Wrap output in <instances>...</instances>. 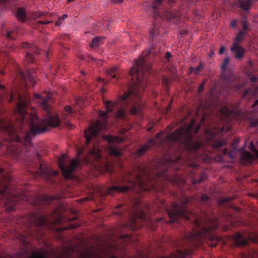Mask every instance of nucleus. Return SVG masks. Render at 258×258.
Here are the masks:
<instances>
[{"label": "nucleus", "instance_id": "f257e3e1", "mask_svg": "<svg viewBox=\"0 0 258 258\" xmlns=\"http://www.w3.org/2000/svg\"><path fill=\"white\" fill-rule=\"evenodd\" d=\"M149 53H150L149 51L143 52L142 55L140 56L138 59L135 60V64L130 72V75L136 78L137 83H135L124 95L120 96L118 101H107L105 103L106 111H100L99 114V116L103 118V122L101 123L100 121L97 120L93 126H90L88 129L85 131V137L86 140V144H89L91 141L93 142V148L89 151L90 156L93 157L95 159H99L101 157V149L96 136L100 131L106 128L105 121L108 118L107 113L111 112L116 104H120V105L122 108L116 113L115 117L118 118H124L126 114L124 108L127 105L129 101L132 105L130 110V113L132 114H136L141 109L140 99L141 93L146 86V83L140 78L139 73L144 72L151 67L150 64H145V57Z\"/></svg>", "mask_w": 258, "mask_h": 258}, {"label": "nucleus", "instance_id": "f03ea898", "mask_svg": "<svg viewBox=\"0 0 258 258\" xmlns=\"http://www.w3.org/2000/svg\"><path fill=\"white\" fill-rule=\"evenodd\" d=\"M18 98L19 102L16 110L17 119L20 120L23 126L25 123L29 125L30 132L25 134L22 138L24 145L26 147H30L31 139L30 134L35 136L43 133L46 131L47 125L55 127L58 125L59 120L56 114L49 110V102L50 100L49 96L42 97L38 94L34 95V98L37 100V102L40 104L47 111L46 118L42 120H40L36 114L27 113L26 108L29 103V100L27 96L23 97L19 95Z\"/></svg>", "mask_w": 258, "mask_h": 258}, {"label": "nucleus", "instance_id": "7ed1b4c3", "mask_svg": "<svg viewBox=\"0 0 258 258\" xmlns=\"http://www.w3.org/2000/svg\"><path fill=\"white\" fill-rule=\"evenodd\" d=\"M172 164V160L169 159L166 160H160L157 163L156 171H152L150 167H145L144 166H141L139 167L138 174L136 175V181H130V185H116L110 187L108 188V193L112 194L113 191L116 192H126L131 189H135V186H138L143 190H148L150 189V187L155 189V185L154 182L152 181V176L155 174L157 176H163L162 173H159V171L161 167L164 165H170Z\"/></svg>", "mask_w": 258, "mask_h": 258}, {"label": "nucleus", "instance_id": "20e7f679", "mask_svg": "<svg viewBox=\"0 0 258 258\" xmlns=\"http://www.w3.org/2000/svg\"><path fill=\"white\" fill-rule=\"evenodd\" d=\"M219 225L217 219L205 217L196 218L195 219L196 229L192 233L185 235V238L189 241L193 245L197 246L196 242H200L204 237H208L209 231L211 229H216Z\"/></svg>", "mask_w": 258, "mask_h": 258}, {"label": "nucleus", "instance_id": "39448f33", "mask_svg": "<svg viewBox=\"0 0 258 258\" xmlns=\"http://www.w3.org/2000/svg\"><path fill=\"white\" fill-rule=\"evenodd\" d=\"M116 244L112 239L103 240L98 244L89 248L81 255V258H115L113 249Z\"/></svg>", "mask_w": 258, "mask_h": 258}, {"label": "nucleus", "instance_id": "423d86ee", "mask_svg": "<svg viewBox=\"0 0 258 258\" xmlns=\"http://www.w3.org/2000/svg\"><path fill=\"white\" fill-rule=\"evenodd\" d=\"M194 125L195 121L192 120L187 127L179 128L173 134L167 136L166 140L168 142L179 141L186 149L191 146L194 150L199 149L201 146V144L199 142L191 143L190 140L192 136L191 129Z\"/></svg>", "mask_w": 258, "mask_h": 258}, {"label": "nucleus", "instance_id": "0eeeda50", "mask_svg": "<svg viewBox=\"0 0 258 258\" xmlns=\"http://www.w3.org/2000/svg\"><path fill=\"white\" fill-rule=\"evenodd\" d=\"M11 177L9 175L3 177L1 179L0 186L2 189H0V194L2 195L5 200V204L7 205H14L19 200H28L27 197L25 195H20L18 197H15L13 194L10 192L7 182L10 179Z\"/></svg>", "mask_w": 258, "mask_h": 258}, {"label": "nucleus", "instance_id": "6e6552de", "mask_svg": "<svg viewBox=\"0 0 258 258\" xmlns=\"http://www.w3.org/2000/svg\"><path fill=\"white\" fill-rule=\"evenodd\" d=\"M188 202H189V200H186L184 203L173 204L171 209L168 211V215L171 219V223H178V219L182 218L186 219H189V216L191 213L187 210L185 207L186 203Z\"/></svg>", "mask_w": 258, "mask_h": 258}, {"label": "nucleus", "instance_id": "1a4fd4ad", "mask_svg": "<svg viewBox=\"0 0 258 258\" xmlns=\"http://www.w3.org/2000/svg\"><path fill=\"white\" fill-rule=\"evenodd\" d=\"M67 161V155L64 154L58 158V164L65 178H71L72 172L77 166L79 161L78 159H73L68 168H66L65 166Z\"/></svg>", "mask_w": 258, "mask_h": 258}, {"label": "nucleus", "instance_id": "9d476101", "mask_svg": "<svg viewBox=\"0 0 258 258\" xmlns=\"http://www.w3.org/2000/svg\"><path fill=\"white\" fill-rule=\"evenodd\" d=\"M230 62V58L227 57L224 59L223 63L221 66V73L220 79L226 86L228 83L231 80V76L232 75V71L230 69H226Z\"/></svg>", "mask_w": 258, "mask_h": 258}, {"label": "nucleus", "instance_id": "9b49d317", "mask_svg": "<svg viewBox=\"0 0 258 258\" xmlns=\"http://www.w3.org/2000/svg\"><path fill=\"white\" fill-rule=\"evenodd\" d=\"M230 50L234 53L235 58L239 60L243 58L245 52L244 48L237 42L233 43L232 47L230 48Z\"/></svg>", "mask_w": 258, "mask_h": 258}, {"label": "nucleus", "instance_id": "f8f14e48", "mask_svg": "<svg viewBox=\"0 0 258 258\" xmlns=\"http://www.w3.org/2000/svg\"><path fill=\"white\" fill-rule=\"evenodd\" d=\"M161 133H158L157 134L155 138L150 140L146 145L141 147L137 151V155L138 156L142 155L146 151H147L152 145L156 144L158 142V141H157V139L161 137Z\"/></svg>", "mask_w": 258, "mask_h": 258}, {"label": "nucleus", "instance_id": "ddd939ff", "mask_svg": "<svg viewBox=\"0 0 258 258\" xmlns=\"http://www.w3.org/2000/svg\"><path fill=\"white\" fill-rule=\"evenodd\" d=\"M22 47L30 48L29 51L27 52L26 55V59L28 62H33L34 57L32 54V53L35 52L36 54H38V48L36 46H33L32 45L28 43H24Z\"/></svg>", "mask_w": 258, "mask_h": 258}, {"label": "nucleus", "instance_id": "4468645a", "mask_svg": "<svg viewBox=\"0 0 258 258\" xmlns=\"http://www.w3.org/2000/svg\"><path fill=\"white\" fill-rule=\"evenodd\" d=\"M254 160L255 157L247 151H243L241 154V161L244 164H251Z\"/></svg>", "mask_w": 258, "mask_h": 258}, {"label": "nucleus", "instance_id": "2eb2a0df", "mask_svg": "<svg viewBox=\"0 0 258 258\" xmlns=\"http://www.w3.org/2000/svg\"><path fill=\"white\" fill-rule=\"evenodd\" d=\"M233 240L237 245L243 246L247 244L248 239L246 236L240 233H237L233 237Z\"/></svg>", "mask_w": 258, "mask_h": 258}, {"label": "nucleus", "instance_id": "dca6fc26", "mask_svg": "<svg viewBox=\"0 0 258 258\" xmlns=\"http://www.w3.org/2000/svg\"><path fill=\"white\" fill-rule=\"evenodd\" d=\"M38 175L40 176H49L52 175H56L57 174V171H52L50 168L49 167H45V168L43 167V165H41L39 167V170L38 171Z\"/></svg>", "mask_w": 258, "mask_h": 258}, {"label": "nucleus", "instance_id": "f3484780", "mask_svg": "<svg viewBox=\"0 0 258 258\" xmlns=\"http://www.w3.org/2000/svg\"><path fill=\"white\" fill-rule=\"evenodd\" d=\"M159 16L167 20H169L171 18H174L178 16L177 13L171 12L168 11L160 12L158 14Z\"/></svg>", "mask_w": 258, "mask_h": 258}, {"label": "nucleus", "instance_id": "a211bd4d", "mask_svg": "<svg viewBox=\"0 0 258 258\" xmlns=\"http://www.w3.org/2000/svg\"><path fill=\"white\" fill-rule=\"evenodd\" d=\"M106 74L112 78L118 79L120 74V70L117 67H113L108 70L106 71Z\"/></svg>", "mask_w": 258, "mask_h": 258}, {"label": "nucleus", "instance_id": "6ab92c4d", "mask_svg": "<svg viewBox=\"0 0 258 258\" xmlns=\"http://www.w3.org/2000/svg\"><path fill=\"white\" fill-rule=\"evenodd\" d=\"M20 77L23 79L25 81H29L32 84L35 83V81L32 76L31 73L29 71H27L26 73L22 72H20L19 74Z\"/></svg>", "mask_w": 258, "mask_h": 258}, {"label": "nucleus", "instance_id": "aec40b11", "mask_svg": "<svg viewBox=\"0 0 258 258\" xmlns=\"http://www.w3.org/2000/svg\"><path fill=\"white\" fill-rule=\"evenodd\" d=\"M190 252L187 251L181 252L178 250L175 253L170 254V258H189Z\"/></svg>", "mask_w": 258, "mask_h": 258}, {"label": "nucleus", "instance_id": "412c9836", "mask_svg": "<svg viewBox=\"0 0 258 258\" xmlns=\"http://www.w3.org/2000/svg\"><path fill=\"white\" fill-rule=\"evenodd\" d=\"M254 0H240L239 2V7L244 10L248 11L250 9V4Z\"/></svg>", "mask_w": 258, "mask_h": 258}, {"label": "nucleus", "instance_id": "4be33fe9", "mask_svg": "<svg viewBox=\"0 0 258 258\" xmlns=\"http://www.w3.org/2000/svg\"><path fill=\"white\" fill-rule=\"evenodd\" d=\"M9 134L10 136L12 137V140L16 142H21L22 139L21 137L18 136L17 134L16 133V131L13 127H10V128L8 131Z\"/></svg>", "mask_w": 258, "mask_h": 258}, {"label": "nucleus", "instance_id": "5701e85b", "mask_svg": "<svg viewBox=\"0 0 258 258\" xmlns=\"http://www.w3.org/2000/svg\"><path fill=\"white\" fill-rule=\"evenodd\" d=\"M17 18L19 21L24 22L26 18L25 9L20 8L18 9L17 13Z\"/></svg>", "mask_w": 258, "mask_h": 258}, {"label": "nucleus", "instance_id": "b1692460", "mask_svg": "<svg viewBox=\"0 0 258 258\" xmlns=\"http://www.w3.org/2000/svg\"><path fill=\"white\" fill-rule=\"evenodd\" d=\"M105 140L108 143H119L123 141V138H117L111 136L104 137Z\"/></svg>", "mask_w": 258, "mask_h": 258}, {"label": "nucleus", "instance_id": "393cba45", "mask_svg": "<svg viewBox=\"0 0 258 258\" xmlns=\"http://www.w3.org/2000/svg\"><path fill=\"white\" fill-rule=\"evenodd\" d=\"M108 151L111 155L119 156L122 154V151L114 147L110 146L108 148Z\"/></svg>", "mask_w": 258, "mask_h": 258}, {"label": "nucleus", "instance_id": "a878e982", "mask_svg": "<svg viewBox=\"0 0 258 258\" xmlns=\"http://www.w3.org/2000/svg\"><path fill=\"white\" fill-rule=\"evenodd\" d=\"M104 39L102 37H96L93 40L91 43L90 44V46L91 47H96L99 46L101 44V41Z\"/></svg>", "mask_w": 258, "mask_h": 258}, {"label": "nucleus", "instance_id": "bb28decb", "mask_svg": "<svg viewBox=\"0 0 258 258\" xmlns=\"http://www.w3.org/2000/svg\"><path fill=\"white\" fill-rule=\"evenodd\" d=\"M47 223V219L45 217H39L36 221V224L40 227L44 226Z\"/></svg>", "mask_w": 258, "mask_h": 258}, {"label": "nucleus", "instance_id": "cd10ccee", "mask_svg": "<svg viewBox=\"0 0 258 258\" xmlns=\"http://www.w3.org/2000/svg\"><path fill=\"white\" fill-rule=\"evenodd\" d=\"M256 93L254 90H248L246 91L243 95V98L246 99H250Z\"/></svg>", "mask_w": 258, "mask_h": 258}, {"label": "nucleus", "instance_id": "c85d7f7f", "mask_svg": "<svg viewBox=\"0 0 258 258\" xmlns=\"http://www.w3.org/2000/svg\"><path fill=\"white\" fill-rule=\"evenodd\" d=\"M221 115L225 117H229L231 115V111L227 107H223L220 109Z\"/></svg>", "mask_w": 258, "mask_h": 258}, {"label": "nucleus", "instance_id": "c756f323", "mask_svg": "<svg viewBox=\"0 0 258 258\" xmlns=\"http://www.w3.org/2000/svg\"><path fill=\"white\" fill-rule=\"evenodd\" d=\"M248 148L252 151L255 154L256 157L258 158V148H256V146H254L252 142H250Z\"/></svg>", "mask_w": 258, "mask_h": 258}, {"label": "nucleus", "instance_id": "7c9ffc66", "mask_svg": "<svg viewBox=\"0 0 258 258\" xmlns=\"http://www.w3.org/2000/svg\"><path fill=\"white\" fill-rule=\"evenodd\" d=\"M162 2L163 0H154L152 6V8L153 9V10H155L156 9H158L159 6H160L162 4Z\"/></svg>", "mask_w": 258, "mask_h": 258}, {"label": "nucleus", "instance_id": "2f4dec72", "mask_svg": "<svg viewBox=\"0 0 258 258\" xmlns=\"http://www.w3.org/2000/svg\"><path fill=\"white\" fill-rule=\"evenodd\" d=\"M33 258H46L45 252H38L33 254Z\"/></svg>", "mask_w": 258, "mask_h": 258}, {"label": "nucleus", "instance_id": "473e14b6", "mask_svg": "<svg viewBox=\"0 0 258 258\" xmlns=\"http://www.w3.org/2000/svg\"><path fill=\"white\" fill-rule=\"evenodd\" d=\"M244 34V32H243L242 31H240L238 32V35L235 38V42H237V43H238L239 42L241 41L242 39L243 38Z\"/></svg>", "mask_w": 258, "mask_h": 258}, {"label": "nucleus", "instance_id": "72a5a7b5", "mask_svg": "<svg viewBox=\"0 0 258 258\" xmlns=\"http://www.w3.org/2000/svg\"><path fill=\"white\" fill-rule=\"evenodd\" d=\"M96 169L100 170H105L106 172H110V167L109 165L107 164H105L103 167H102L101 165H98L96 167Z\"/></svg>", "mask_w": 258, "mask_h": 258}, {"label": "nucleus", "instance_id": "f704fd0d", "mask_svg": "<svg viewBox=\"0 0 258 258\" xmlns=\"http://www.w3.org/2000/svg\"><path fill=\"white\" fill-rule=\"evenodd\" d=\"M248 239L253 242H258V235H250L248 236Z\"/></svg>", "mask_w": 258, "mask_h": 258}, {"label": "nucleus", "instance_id": "c9c22d12", "mask_svg": "<svg viewBox=\"0 0 258 258\" xmlns=\"http://www.w3.org/2000/svg\"><path fill=\"white\" fill-rule=\"evenodd\" d=\"M119 238L121 239H125L124 242H125L126 244L128 243V240H131V237L129 235H122L119 236Z\"/></svg>", "mask_w": 258, "mask_h": 258}, {"label": "nucleus", "instance_id": "e433bc0d", "mask_svg": "<svg viewBox=\"0 0 258 258\" xmlns=\"http://www.w3.org/2000/svg\"><path fill=\"white\" fill-rule=\"evenodd\" d=\"M137 217L143 219L145 217V213L143 211H141L139 213H138L136 216Z\"/></svg>", "mask_w": 258, "mask_h": 258}, {"label": "nucleus", "instance_id": "4c0bfd02", "mask_svg": "<svg viewBox=\"0 0 258 258\" xmlns=\"http://www.w3.org/2000/svg\"><path fill=\"white\" fill-rule=\"evenodd\" d=\"M224 144H225L224 142L220 141V142H218L216 143H215V144L214 145V146L216 148H219V147L223 146L224 145Z\"/></svg>", "mask_w": 258, "mask_h": 258}, {"label": "nucleus", "instance_id": "58836bf2", "mask_svg": "<svg viewBox=\"0 0 258 258\" xmlns=\"http://www.w3.org/2000/svg\"><path fill=\"white\" fill-rule=\"evenodd\" d=\"M215 102V101L214 100H211V96L210 97V98H209V102H207V104L205 106L206 108H208L212 104H213Z\"/></svg>", "mask_w": 258, "mask_h": 258}, {"label": "nucleus", "instance_id": "ea45409f", "mask_svg": "<svg viewBox=\"0 0 258 258\" xmlns=\"http://www.w3.org/2000/svg\"><path fill=\"white\" fill-rule=\"evenodd\" d=\"M242 29L244 31H245L247 30L248 28V25L245 21H243L242 23Z\"/></svg>", "mask_w": 258, "mask_h": 258}, {"label": "nucleus", "instance_id": "a19ab883", "mask_svg": "<svg viewBox=\"0 0 258 258\" xmlns=\"http://www.w3.org/2000/svg\"><path fill=\"white\" fill-rule=\"evenodd\" d=\"M65 110L68 112L71 113L72 112V108L70 106H66L65 107Z\"/></svg>", "mask_w": 258, "mask_h": 258}, {"label": "nucleus", "instance_id": "79ce46f5", "mask_svg": "<svg viewBox=\"0 0 258 258\" xmlns=\"http://www.w3.org/2000/svg\"><path fill=\"white\" fill-rule=\"evenodd\" d=\"M229 156L231 158H234L236 156L235 151L234 150L229 153Z\"/></svg>", "mask_w": 258, "mask_h": 258}, {"label": "nucleus", "instance_id": "37998d69", "mask_svg": "<svg viewBox=\"0 0 258 258\" xmlns=\"http://www.w3.org/2000/svg\"><path fill=\"white\" fill-rule=\"evenodd\" d=\"M209 199L208 197L206 195H204L201 197V200L202 201H206Z\"/></svg>", "mask_w": 258, "mask_h": 258}, {"label": "nucleus", "instance_id": "c03bdc74", "mask_svg": "<svg viewBox=\"0 0 258 258\" xmlns=\"http://www.w3.org/2000/svg\"><path fill=\"white\" fill-rule=\"evenodd\" d=\"M225 50V47L224 46H221L219 50V53L220 54H223Z\"/></svg>", "mask_w": 258, "mask_h": 258}, {"label": "nucleus", "instance_id": "a18cd8bd", "mask_svg": "<svg viewBox=\"0 0 258 258\" xmlns=\"http://www.w3.org/2000/svg\"><path fill=\"white\" fill-rule=\"evenodd\" d=\"M236 25V20H234L230 23V25L232 27H235Z\"/></svg>", "mask_w": 258, "mask_h": 258}, {"label": "nucleus", "instance_id": "49530a36", "mask_svg": "<svg viewBox=\"0 0 258 258\" xmlns=\"http://www.w3.org/2000/svg\"><path fill=\"white\" fill-rule=\"evenodd\" d=\"M83 153V150L81 149L78 151L77 152V156L78 157H79V156Z\"/></svg>", "mask_w": 258, "mask_h": 258}, {"label": "nucleus", "instance_id": "de8ad7c7", "mask_svg": "<svg viewBox=\"0 0 258 258\" xmlns=\"http://www.w3.org/2000/svg\"><path fill=\"white\" fill-rule=\"evenodd\" d=\"M231 198H229V199H227V198H225V199H222L221 201V203H224V202H227L228 201L231 200Z\"/></svg>", "mask_w": 258, "mask_h": 258}, {"label": "nucleus", "instance_id": "09e8293b", "mask_svg": "<svg viewBox=\"0 0 258 258\" xmlns=\"http://www.w3.org/2000/svg\"><path fill=\"white\" fill-rule=\"evenodd\" d=\"M258 125V118L252 122V126H256Z\"/></svg>", "mask_w": 258, "mask_h": 258}, {"label": "nucleus", "instance_id": "8fccbe9b", "mask_svg": "<svg viewBox=\"0 0 258 258\" xmlns=\"http://www.w3.org/2000/svg\"><path fill=\"white\" fill-rule=\"evenodd\" d=\"M172 56L171 54L169 52H167L166 53V57L169 59Z\"/></svg>", "mask_w": 258, "mask_h": 258}, {"label": "nucleus", "instance_id": "3c124183", "mask_svg": "<svg viewBox=\"0 0 258 258\" xmlns=\"http://www.w3.org/2000/svg\"><path fill=\"white\" fill-rule=\"evenodd\" d=\"M168 78H166V77H164L163 79V83L166 85L168 83Z\"/></svg>", "mask_w": 258, "mask_h": 258}, {"label": "nucleus", "instance_id": "603ef678", "mask_svg": "<svg viewBox=\"0 0 258 258\" xmlns=\"http://www.w3.org/2000/svg\"><path fill=\"white\" fill-rule=\"evenodd\" d=\"M204 89V84H202L199 87V92L202 91Z\"/></svg>", "mask_w": 258, "mask_h": 258}, {"label": "nucleus", "instance_id": "864d4df0", "mask_svg": "<svg viewBox=\"0 0 258 258\" xmlns=\"http://www.w3.org/2000/svg\"><path fill=\"white\" fill-rule=\"evenodd\" d=\"M150 35L151 36V37L153 38V37H154V36L155 35V34H153V30H152L150 31Z\"/></svg>", "mask_w": 258, "mask_h": 258}, {"label": "nucleus", "instance_id": "5fc2aeb1", "mask_svg": "<svg viewBox=\"0 0 258 258\" xmlns=\"http://www.w3.org/2000/svg\"><path fill=\"white\" fill-rule=\"evenodd\" d=\"M250 79H251V82H256V80H258V78L252 77V78H251Z\"/></svg>", "mask_w": 258, "mask_h": 258}, {"label": "nucleus", "instance_id": "6e6d98bb", "mask_svg": "<svg viewBox=\"0 0 258 258\" xmlns=\"http://www.w3.org/2000/svg\"><path fill=\"white\" fill-rule=\"evenodd\" d=\"M114 3L119 4L122 2V0H113Z\"/></svg>", "mask_w": 258, "mask_h": 258}, {"label": "nucleus", "instance_id": "4d7b16f0", "mask_svg": "<svg viewBox=\"0 0 258 258\" xmlns=\"http://www.w3.org/2000/svg\"><path fill=\"white\" fill-rule=\"evenodd\" d=\"M258 105V100L255 101L254 103L252 105V107H254L256 105Z\"/></svg>", "mask_w": 258, "mask_h": 258}, {"label": "nucleus", "instance_id": "13d9d810", "mask_svg": "<svg viewBox=\"0 0 258 258\" xmlns=\"http://www.w3.org/2000/svg\"><path fill=\"white\" fill-rule=\"evenodd\" d=\"M258 105V100L255 101L254 103L252 105V107H254L256 105Z\"/></svg>", "mask_w": 258, "mask_h": 258}, {"label": "nucleus", "instance_id": "bf43d9fd", "mask_svg": "<svg viewBox=\"0 0 258 258\" xmlns=\"http://www.w3.org/2000/svg\"><path fill=\"white\" fill-rule=\"evenodd\" d=\"M67 17H68V15L65 14V15H63V16H62L61 19H62V20H64L66 18H67Z\"/></svg>", "mask_w": 258, "mask_h": 258}, {"label": "nucleus", "instance_id": "052dcab7", "mask_svg": "<svg viewBox=\"0 0 258 258\" xmlns=\"http://www.w3.org/2000/svg\"><path fill=\"white\" fill-rule=\"evenodd\" d=\"M90 159H89L88 158H86L85 159L84 162L89 163H90Z\"/></svg>", "mask_w": 258, "mask_h": 258}, {"label": "nucleus", "instance_id": "680f3d73", "mask_svg": "<svg viewBox=\"0 0 258 258\" xmlns=\"http://www.w3.org/2000/svg\"><path fill=\"white\" fill-rule=\"evenodd\" d=\"M12 32L11 31H9L7 33V37H9V38H10L11 37V34Z\"/></svg>", "mask_w": 258, "mask_h": 258}, {"label": "nucleus", "instance_id": "e2e57ef3", "mask_svg": "<svg viewBox=\"0 0 258 258\" xmlns=\"http://www.w3.org/2000/svg\"><path fill=\"white\" fill-rule=\"evenodd\" d=\"M189 1L191 4H195L198 1V0H189Z\"/></svg>", "mask_w": 258, "mask_h": 258}, {"label": "nucleus", "instance_id": "0e129e2a", "mask_svg": "<svg viewBox=\"0 0 258 258\" xmlns=\"http://www.w3.org/2000/svg\"><path fill=\"white\" fill-rule=\"evenodd\" d=\"M201 66H199L197 69V71L196 72V73H197L198 71H199L201 69Z\"/></svg>", "mask_w": 258, "mask_h": 258}, {"label": "nucleus", "instance_id": "69168bd1", "mask_svg": "<svg viewBox=\"0 0 258 258\" xmlns=\"http://www.w3.org/2000/svg\"><path fill=\"white\" fill-rule=\"evenodd\" d=\"M67 123H68V125H70V128L74 127V125H73L72 124H71V123L68 122Z\"/></svg>", "mask_w": 258, "mask_h": 258}, {"label": "nucleus", "instance_id": "338daca9", "mask_svg": "<svg viewBox=\"0 0 258 258\" xmlns=\"http://www.w3.org/2000/svg\"><path fill=\"white\" fill-rule=\"evenodd\" d=\"M42 24H48L49 23V21H47V22H45V21H42V22H40Z\"/></svg>", "mask_w": 258, "mask_h": 258}, {"label": "nucleus", "instance_id": "774afa93", "mask_svg": "<svg viewBox=\"0 0 258 258\" xmlns=\"http://www.w3.org/2000/svg\"><path fill=\"white\" fill-rule=\"evenodd\" d=\"M140 258H148L147 256H141V255H140Z\"/></svg>", "mask_w": 258, "mask_h": 258}]
</instances>
